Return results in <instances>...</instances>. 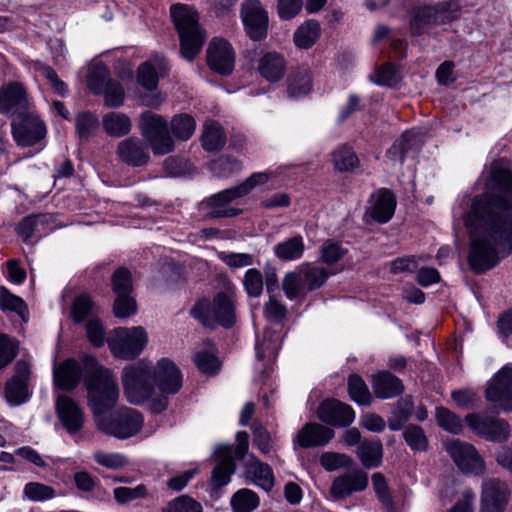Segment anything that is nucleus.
I'll list each match as a JSON object with an SVG mask.
<instances>
[{"label":"nucleus","mask_w":512,"mask_h":512,"mask_svg":"<svg viewBox=\"0 0 512 512\" xmlns=\"http://www.w3.org/2000/svg\"><path fill=\"white\" fill-rule=\"evenodd\" d=\"M76 132L81 140H87L91 134L98 128L99 121L95 115L90 112L79 113L76 117Z\"/></svg>","instance_id":"obj_49"},{"label":"nucleus","mask_w":512,"mask_h":512,"mask_svg":"<svg viewBox=\"0 0 512 512\" xmlns=\"http://www.w3.org/2000/svg\"><path fill=\"white\" fill-rule=\"evenodd\" d=\"M328 271L312 263H303L288 272L282 280V288L290 300L304 298L321 288L328 279Z\"/></svg>","instance_id":"obj_6"},{"label":"nucleus","mask_w":512,"mask_h":512,"mask_svg":"<svg viewBox=\"0 0 512 512\" xmlns=\"http://www.w3.org/2000/svg\"><path fill=\"white\" fill-rule=\"evenodd\" d=\"M512 173L495 162L485 191L474 197L464 217L470 236L468 261L476 273L495 267L500 253L512 251Z\"/></svg>","instance_id":"obj_1"},{"label":"nucleus","mask_w":512,"mask_h":512,"mask_svg":"<svg viewBox=\"0 0 512 512\" xmlns=\"http://www.w3.org/2000/svg\"><path fill=\"white\" fill-rule=\"evenodd\" d=\"M371 480L373 490L382 508L386 512H396L394 497L385 476L376 472L372 475Z\"/></svg>","instance_id":"obj_37"},{"label":"nucleus","mask_w":512,"mask_h":512,"mask_svg":"<svg viewBox=\"0 0 512 512\" xmlns=\"http://www.w3.org/2000/svg\"><path fill=\"white\" fill-rule=\"evenodd\" d=\"M29 110V102L24 86L19 82H10L0 88V111L15 116Z\"/></svg>","instance_id":"obj_22"},{"label":"nucleus","mask_w":512,"mask_h":512,"mask_svg":"<svg viewBox=\"0 0 512 512\" xmlns=\"http://www.w3.org/2000/svg\"><path fill=\"white\" fill-rule=\"evenodd\" d=\"M246 472L253 477V481L266 491L274 486V476L271 467L261 462L254 455L250 456V462L246 466Z\"/></svg>","instance_id":"obj_36"},{"label":"nucleus","mask_w":512,"mask_h":512,"mask_svg":"<svg viewBox=\"0 0 512 512\" xmlns=\"http://www.w3.org/2000/svg\"><path fill=\"white\" fill-rule=\"evenodd\" d=\"M93 310V302L88 294L78 296L72 305V318L75 322H82Z\"/></svg>","instance_id":"obj_57"},{"label":"nucleus","mask_w":512,"mask_h":512,"mask_svg":"<svg viewBox=\"0 0 512 512\" xmlns=\"http://www.w3.org/2000/svg\"><path fill=\"white\" fill-rule=\"evenodd\" d=\"M162 512H203V507L191 496L181 495L169 501Z\"/></svg>","instance_id":"obj_46"},{"label":"nucleus","mask_w":512,"mask_h":512,"mask_svg":"<svg viewBox=\"0 0 512 512\" xmlns=\"http://www.w3.org/2000/svg\"><path fill=\"white\" fill-rule=\"evenodd\" d=\"M210 68L219 74L228 75L233 71L235 54L232 46L224 39H213L207 50Z\"/></svg>","instance_id":"obj_21"},{"label":"nucleus","mask_w":512,"mask_h":512,"mask_svg":"<svg viewBox=\"0 0 512 512\" xmlns=\"http://www.w3.org/2000/svg\"><path fill=\"white\" fill-rule=\"evenodd\" d=\"M510 497L508 485L497 478L483 481L480 512H504Z\"/></svg>","instance_id":"obj_19"},{"label":"nucleus","mask_w":512,"mask_h":512,"mask_svg":"<svg viewBox=\"0 0 512 512\" xmlns=\"http://www.w3.org/2000/svg\"><path fill=\"white\" fill-rule=\"evenodd\" d=\"M465 422L477 436L486 440L502 442L509 437L510 426L503 419L482 413H470L465 416Z\"/></svg>","instance_id":"obj_13"},{"label":"nucleus","mask_w":512,"mask_h":512,"mask_svg":"<svg viewBox=\"0 0 512 512\" xmlns=\"http://www.w3.org/2000/svg\"><path fill=\"white\" fill-rule=\"evenodd\" d=\"M320 36V24L315 20H308L298 27L294 34L297 47L310 48Z\"/></svg>","instance_id":"obj_38"},{"label":"nucleus","mask_w":512,"mask_h":512,"mask_svg":"<svg viewBox=\"0 0 512 512\" xmlns=\"http://www.w3.org/2000/svg\"><path fill=\"white\" fill-rule=\"evenodd\" d=\"M312 89V75L308 67H299L292 71L287 79V93L290 97L307 95Z\"/></svg>","instance_id":"obj_32"},{"label":"nucleus","mask_w":512,"mask_h":512,"mask_svg":"<svg viewBox=\"0 0 512 512\" xmlns=\"http://www.w3.org/2000/svg\"><path fill=\"white\" fill-rule=\"evenodd\" d=\"M351 415L350 407L335 399L323 401L317 410V417L321 421L339 427L347 426Z\"/></svg>","instance_id":"obj_26"},{"label":"nucleus","mask_w":512,"mask_h":512,"mask_svg":"<svg viewBox=\"0 0 512 512\" xmlns=\"http://www.w3.org/2000/svg\"><path fill=\"white\" fill-rule=\"evenodd\" d=\"M82 367L75 360L69 359L54 370V383L62 390L74 389L82 376Z\"/></svg>","instance_id":"obj_28"},{"label":"nucleus","mask_w":512,"mask_h":512,"mask_svg":"<svg viewBox=\"0 0 512 512\" xmlns=\"http://www.w3.org/2000/svg\"><path fill=\"white\" fill-rule=\"evenodd\" d=\"M330 493L336 500L346 498L352 493V476L345 474L336 478L331 486Z\"/></svg>","instance_id":"obj_63"},{"label":"nucleus","mask_w":512,"mask_h":512,"mask_svg":"<svg viewBox=\"0 0 512 512\" xmlns=\"http://www.w3.org/2000/svg\"><path fill=\"white\" fill-rule=\"evenodd\" d=\"M190 315L204 327L215 328L220 325L229 328L236 321L233 295L221 291L213 300L207 297L200 298L191 308Z\"/></svg>","instance_id":"obj_5"},{"label":"nucleus","mask_w":512,"mask_h":512,"mask_svg":"<svg viewBox=\"0 0 512 512\" xmlns=\"http://www.w3.org/2000/svg\"><path fill=\"white\" fill-rule=\"evenodd\" d=\"M401 80V75L394 65L387 63L382 65L374 76L377 84L393 87Z\"/></svg>","instance_id":"obj_55"},{"label":"nucleus","mask_w":512,"mask_h":512,"mask_svg":"<svg viewBox=\"0 0 512 512\" xmlns=\"http://www.w3.org/2000/svg\"><path fill=\"white\" fill-rule=\"evenodd\" d=\"M111 79L106 67L97 65L93 67L88 77L89 88L95 93L100 94Z\"/></svg>","instance_id":"obj_52"},{"label":"nucleus","mask_w":512,"mask_h":512,"mask_svg":"<svg viewBox=\"0 0 512 512\" xmlns=\"http://www.w3.org/2000/svg\"><path fill=\"white\" fill-rule=\"evenodd\" d=\"M36 69L38 73L44 77L49 84L51 85V88L59 95L65 96L67 93V85L59 79L57 73L54 69H52L50 66L43 65V64H37Z\"/></svg>","instance_id":"obj_59"},{"label":"nucleus","mask_w":512,"mask_h":512,"mask_svg":"<svg viewBox=\"0 0 512 512\" xmlns=\"http://www.w3.org/2000/svg\"><path fill=\"white\" fill-rule=\"evenodd\" d=\"M241 18L252 40L257 41L266 37L268 15L259 0H246L241 6Z\"/></svg>","instance_id":"obj_18"},{"label":"nucleus","mask_w":512,"mask_h":512,"mask_svg":"<svg viewBox=\"0 0 512 512\" xmlns=\"http://www.w3.org/2000/svg\"><path fill=\"white\" fill-rule=\"evenodd\" d=\"M30 375V364L19 360L15 364L14 375L5 384L4 394L10 404L19 405L28 399Z\"/></svg>","instance_id":"obj_20"},{"label":"nucleus","mask_w":512,"mask_h":512,"mask_svg":"<svg viewBox=\"0 0 512 512\" xmlns=\"http://www.w3.org/2000/svg\"><path fill=\"white\" fill-rule=\"evenodd\" d=\"M436 419L438 425L444 430L458 434L462 431L463 425L459 416L447 408L439 407L436 409Z\"/></svg>","instance_id":"obj_47"},{"label":"nucleus","mask_w":512,"mask_h":512,"mask_svg":"<svg viewBox=\"0 0 512 512\" xmlns=\"http://www.w3.org/2000/svg\"><path fill=\"white\" fill-rule=\"evenodd\" d=\"M0 308L3 311L17 313L23 321H27L28 309L26 303L18 296L12 294L5 287L0 288Z\"/></svg>","instance_id":"obj_41"},{"label":"nucleus","mask_w":512,"mask_h":512,"mask_svg":"<svg viewBox=\"0 0 512 512\" xmlns=\"http://www.w3.org/2000/svg\"><path fill=\"white\" fill-rule=\"evenodd\" d=\"M423 144V133L419 130H409L403 133L388 150V155L393 160L403 162V156L406 152L413 149H419Z\"/></svg>","instance_id":"obj_33"},{"label":"nucleus","mask_w":512,"mask_h":512,"mask_svg":"<svg viewBox=\"0 0 512 512\" xmlns=\"http://www.w3.org/2000/svg\"><path fill=\"white\" fill-rule=\"evenodd\" d=\"M170 12L179 34L181 54L191 61L199 54L205 41V33L198 23V14L186 4L172 5Z\"/></svg>","instance_id":"obj_4"},{"label":"nucleus","mask_w":512,"mask_h":512,"mask_svg":"<svg viewBox=\"0 0 512 512\" xmlns=\"http://www.w3.org/2000/svg\"><path fill=\"white\" fill-rule=\"evenodd\" d=\"M334 437V430L320 423H306L293 439L294 447L304 449L322 447Z\"/></svg>","instance_id":"obj_24"},{"label":"nucleus","mask_w":512,"mask_h":512,"mask_svg":"<svg viewBox=\"0 0 512 512\" xmlns=\"http://www.w3.org/2000/svg\"><path fill=\"white\" fill-rule=\"evenodd\" d=\"M396 199L394 194L385 188L376 191L370 199V206L367 208L365 217L377 223H387L394 215Z\"/></svg>","instance_id":"obj_23"},{"label":"nucleus","mask_w":512,"mask_h":512,"mask_svg":"<svg viewBox=\"0 0 512 512\" xmlns=\"http://www.w3.org/2000/svg\"><path fill=\"white\" fill-rule=\"evenodd\" d=\"M350 458L341 453L325 452L320 456V464L327 471H334L347 466Z\"/></svg>","instance_id":"obj_62"},{"label":"nucleus","mask_w":512,"mask_h":512,"mask_svg":"<svg viewBox=\"0 0 512 512\" xmlns=\"http://www.w3.org/2000/svg\"><path fill=\"white\" fill-rule=\"evenodd\" d=\"M166 73V64L163 58L156 57L142 63L137 71V80L147 90H154L158 84L159 76Z\"/></svg>","instance_id":"obj_30"},{"label":"nucleus","mask_w":512,"mask_h":512,"mask_svg":"<svg viewBox=\"0 0 512 512\" xmlns=\"http://www.w3.org/2000/svg\"><path fill=\"white\" fill-rule=\"evenodd\" d=\"M412 408L411 396H406L397 401L393 410V417L388 422L389 428L393 431L401 429L402 425L410 418Z\"/></svg>","instance_id":"obj_42"},{"label":"nucleus","mask_w":512,"mask_h":512,"mask_svg":"<svg viewBox=\"0 0 512 512\" xmlns=\"http://www.w3.org/2000/svg\"><path fill=\"white\" fill-rule=\"evenodd\" d=\"M320 252L323 262L333 264L337 262L347 252V250L342 249L338 243L332 240H326L322 244Z\"/></svg>","instance_id":"obj_64"},{"label":"nucleus","mask_w":512,"mask_h":512,"mask_svg":"<svg viewBox=\"0 0 512 512\" xmlns=\"http://www.w3.org/2000/svg\"><path fill=\"white\" fill-rule=\"evenodd\" d=\"M84 369L88 405L95 415L98 429L119 439L137 434L143 426V417L137 410L123 407L110 417L104 415L115 406L119 398V388L110 370L99 366L92 356L85 357Z\"/></svg>","instance_id":"obj_2"},{"label":"nucleus","mask_w":512,"mask_h":512,"mask_svg":"<svg viewBox=\"0 0 512 512\" xmlns=\"http://www.w3.org/2000/svg\"><path fill=\"white\" fill-rule=\"evenodd\" d=\"M357 454L366 468L377 467L381 463L382 444L379 441L363 442Z\"/></svg>","instance_id":"obj_40"},{"label":"nucleus","mask_w":512,"mask_h":512,"mask_svg":"<svg viewBox=\"0 0 512 512\" xmlns=\"http://www.w3.org/2000/svg\"><path fill=\"white\" fill-rule=\"evenodd\" d=\"M253 444L263 454H269L273 450V441L270 433L257 423L253 424Z\"/></svg>","instance_id":"obj_61"},{"label":"nucleus","mask_w":512,"mask_h":512,"mask_svg":"<svg viewBox=\"0 0 512 512\" xmlns=\"http://www.w3.org/2000/svg\"><path fill=\"white\" fill-rule=\"evenodd\" d=\"M445 449L462 472L475 475L484 472V460L472 444L452 439L445 443Z\"/></svg>","instance_id":"obj_16"},{"label":"nucleus","mask_w":512,"mask_h":512,"mask_svg":"<svg viewBox=\"0 0 512 512\" xmlns=\"http://www.w3.org/2000/svg\"><path fill=\"white\" fill-rule=\"evenodd\" d=\"M56 412L63 427L70 434L79 432L84 424L82 408L69 396L60 395L56 400Z\"/></svg>","instance_id":"obj_25"},{"label":"nucleus","mask_w":512,"mask_h":512,"mask_svg":"<svg viewBox=\"0 0 512 512\" xmlns=\"http://www.w3.org/2000/svg\"><path fill=\"white\" fill-rule=\"evenodd\" d=\"M403 436L407 445L413 450L425 451L428 447L427 437L420 426H407L403 432Z\"/></svg>","instance_id":"obj_48"},{"label":"nucleus","mask_w":512,"mask_h":512,"mask_svg":"<svg viewBox=\"0 0 512 512\" xmlns=\"http://www.w3.org/2000/svg\"><path fill=\"white\" fill-rule=\"evenodd\" d=\"M194 363L197 368L207 374L216 373L220 368V362L215 355L207 351H200L194 355Z\"/></svg>","instance_id":"obj_58"},{"label":"nucleus","mask_w":512,"mask_h":512,"mask_svg":"<svg viewBox=\"0 0 512 512\" xmlns=\"http://www.w3.org/2000/svg\"><path fill=\"white\" fill-rule=\"evenodd\" d=\"M117 155L128 165L142 166L149 160V153L142 143L136 137H128L120 141L117 145Z\"/></svg>","instance_id":"obj_27"},{"label":"nucleus","mask_w":512,"mask_h":512,"mask_svg":"<svg viewBox=\"0 0 512 512\" xmlns=\"http://www.w3.org/2000/svg\"><path fill=\"white\" fill-rule=\"evenodd\" d=\"M138 127L154 155H165L174 150L168 122L161 115L151 111L143 112L139 117Z\"/></svg>","instance_id":"obj_9"},{"label":"nucleus","mask_w":512,"mask_h":512,"mask_svg":"<svg viewBox=\"0 0 512 512\" xmlns=\"http://www.w3.org/2000/svg\"><path fill=\"white\" fill-rule=\"evenodd\" d=\"M24 494L32 501L51 499L55 495L52 487L38 482H30L24 487Z\"/></svg>","instance_id":"obj_54"},{"label":"nucleus","mask_w":512,"mask_h":512,"mask_svg":"<svg viewBox=\"0 0 512 512\" xmlns=\"http://www.w3.org/2000/svg\"><path fill=\"white\" fill-rule=\"evenodd\" d=\"M237 445H220L215 450L218 463L211 473L210 485L213 490H218L230 482L231 476L236 471L234 459H243L248 452L249 435L245 431H239L236 435Z\"/></svg>","instance_id":"obj_7"},{"label":"nucleus","mask_w":512,"mask_h":512,"mask_svg":"<svg viewBox=\"0 0 512 512\" xmlns=\"http://www.w3.org/2000/svg\"><path fill=\"white\" fill-rule=\"evenodd\" d=\"M153 384L164 394L154 399L151 410L160 413L166 409L168 398L166 395L177 393L182 387V375L179 368L171 360L163 358L152 368Z\"/></svg>","instance_id":"obj_10"},{"label":"nucleus","mask_w":512,"mask_h":512,"mask_svg":"<svg viewBox=\"0 0 512 512\" xmlns=\"http://www.w3.org/2000/svg\"><path fill=\"white\" fill-rule=\"evenodd\" d=\"M102 127L108 136L120 138L131 131L132 121L124 113L109 112L102 118Z\"/></svg>","instance_id":"obj_35"},{"label":"nucleus","mask_w":512,"mask_h":512,"mask_svg":"<svg viewBox=\"0 0 512 512\" xmlns=\"http://www.w3.org/2000/svg\"><path fill=\"white\" fill-rule=\"evenodd\" d=\"M102 93L104 94L105 104L108 107L117 108L123 105L125 92L118 82L110 80Z\"/></svg>","instance_id":"obj_51"},{"label":"nucleus","mask_w":512,"mask_h":512,"mask_svg":"<svg viewBox=\"0 0 512 512\" xmlns=\"http://www.w3.org/2000/svg\"><path fill=\"white\" fill-rule=\"evenodd\" d=\"M17 354V345L9 337L0 333V370L8 366Z\"/></svg>","instance_id":"obj_60"},{"label":"nucleus","mask_w":512,"mask_h":512,"mask_svg":"<svg viewBox=\"0 0 512 512\" xmlns=\"http://www.w3.org/2000/svg\"><path fill=\"white\" fill-rule=\"evenodd\" d=\"M122 385L130 403L144 402L154 389L152 367L144 361L127 366L122 372Z\"/></svg>","instance_id":"obj_8"},{"label":"nucleus","mask_w":512,"mask_h":512,"mask_svg":"<svg viewBox=\"0 0 512 512\" xmlns=\"http://www.w3.org/2000/svg\"><path fill=\"white\" fill-rule=\"evenodd\" d=\"M52 220L50 214L31 215L24 218L18 225V233L23 237L24 241H28L35 231L39 230V226L49 223Z\"/></svg>","instance_id":"obj_45"},{"label":"nucleus","mask_w":512,"mask_h":512,"mask_svg":"<svg viewBox=\"0 0 512 512\" xmlns=\"http://www.w3.org/2000/svg\"><path fill=\"white\" fill-rule=\"evenodd\" d=\"M231 505L234 512H251L259 505V498L253 491L241 489L233 495Z\"/></svg>","instance_id":"obj_44"},{"label":"nucleus","mask_w":512,"mask_h":512,"mask_svg":"<svg viewBox=\"0 0 512 512\" xmlns=\"http://www.w3.org/2000/svg\"><path fill=\"white\" fill-rule=\"evenodd\" d=\"M268 180V173H254L238 186L222 190L203 199L198 204V211L205 220L236 217L242 213V210L231 204L248 195L256 186L267 183Z\"/></svg>","instance_id":"obj_3"},{"label":"nucleus","mask_w":512,"mask_h":512,"mask_svg":"<svg viewBox=\"0 0 512 512\" xmlns=\"http://www.w3.org/2000/svg\"><path fill=\"white\" fill-rule=\"evenodd\" d=\"M243 285L250 297H259L263 291V277L259 270L248 269L244 275Z\"/></svg>","instance_id":"obj_50"},{"label":"nucleus","mask_w":512,"mask_h":512,"mask_svg":"<svg viewBox=\"0 0 512 512\" xmlns=\"http://www.w3.org/2000/svg\"><path fill=\"white\" fill-rule=\"evenodd\" d=\"M453 401L463 409L476 408L480 402V397L473 389L455 390L451 394Z\"/></svg>","instance_id":"obj_56"},{"label":"nucleus","mask_w":512,"mask_h":512,"mask_svg":"<svg viewBox=\"0 0 512 512\" xmlns=\"http://www.w3.org/2000/svg\"><path fill=\"white\" fill-rule=\"evenodd\" d=\"M112 287L117 298L114 302L113 311L117 318H127L137 311V304L132 292L131 273L126 268L117 269L112 276Z\"/></svg>","instance_id":"obj_15"},{"label":"nucleus","mask_w":512,"mask_h":512,"mask_svg":"<svg viewBox=\"0 0 512 512\" xmlns=\"http://www.w3.org/2000/svg\"><path fill=\"white\" fill-rule=\"evenodd\" d=\"M258 70L266 80L276 82L285 74V59L277 52H268L260 58Z\"/></svg>","instance_id":"obj_31"},{"label":"nucleus","mask_w":512,"mask_h":512,"mask_svg":"<svg viewBox=\"0 0 512 512\" xmlns=\"http://www.w3.org/2000/svg\"><path fill=\"white\" fill-rule=\"evenodd\" d=\"M12 132L19 145L32 146L44 138L46 128L33 112L27 110L13 118Z\"/></svg>","instance_id":"obj_17"},{"label":"nucleus","mask_w":512,"mask_h":512,"mask_svg":"<svg viewBox=\"0 0 512 512\" xmlns=\"http://www.w3.org/2000/svg\"><path fill=\"white\" fill-rule=\"evenodd\" d=\"M148 342L146 331L141 327H119L108 339L109 348L115 357L130 360L136 358Z\"/></svg>","instance_id":"obj_12"},{"label":"nucleus","mask_w":512,"mask_h":512,"mask_svg":"<svg viewBox=\"0 0 512 512\" xmlns=\"http://www.w3.org/2000/svg\"><path fill=\"white\" fill-rule=\"evenodd\" d=\"M93 458L99 465L114 470L120 469L128 464L126 457L120 453L96 451Z\"/></svg>","instance_id":"obj_53"},{"label":"nucleus","mask_w":512,"mask_h":512,"mask_svg":"<svg viewBox=\"0 0 512 512\" xmlns=\"http://www.w3.org/2000/svg\"><path fill=\"white\" fill-rule=\"evenodd\" d=\"M226 139L219 124L207 122L202 134L203 147L207 151H218L225 145Z\"/></svg>","instance_id":"obj_39"},{"label":"nucleus","mask_w":512,"mask_h":512,"mask_svg":"<svg viewBox=\"0 0 512 512\" xmlns=\"http://www.w3.org/2000/svg\"><path fill=\"white\" fill-rule=\"evenodd\" d=\"M373 390L376 397L389 399L402 394L404 385L399 378L390 372L383 371L373 377Z\"/></svg>","instance_id":"obj_29"},{"label":"nucleus","mask_w":512,"mask_h":512,"mask_svg":"<svg viewBox=\"0 0 512 512\" xmlns=\"http://www.w3.org/2000/svg\"><path fill=\"white\" fill-rule=\"evenodd\" d=\"M195 120L188 114H179L172 118L170 128L179 140H188L194 133Z\"/></svg>","instance_id":"obj_43"},{"label":"nucleus","mask_w":512,"mask_h":512,"mask_svg":"<svg viewBox=\"0 0 512 512\" xmlns=\"http://www.w3.org/2000/svg\"><path fill=\"white\" fill-rule=\"evenodd\" d=\"M274 255L281 261H297L305 252V243L301 235H295L275 245Z\"/></svg>","instance_id":"obj_34"},{"label":"nucleus","mask_w":512,"mask_h":512,"mask_svg":"<svg viewBox=\"0 0 512 512\" xmlns=\"http://www.w3.org/2000/svg\"><path fill=\"white\" fill-rule=\"evenodd\" d=\"M459 10L455 1H444L434 5L418 7L413 10L409 23L410 32L414 36L422 35L426 29L451 21L454 13Z\"/></svg>","instance_id":"obj_11"},{"label":"nucleus","mask_w":512,"mask_h":512,"mask_svg":"<svg viewBox=\"0 0 512 512\" xmlns=\"http://www.w3.org/2000/svg\"><path fill=\"white\" fill-rule=\"evenodd\" d=\"M485 398L503 411H512V365L504 366L488 381Z\"/></svg>","instance_id":"obj_14"}]
</instances>
